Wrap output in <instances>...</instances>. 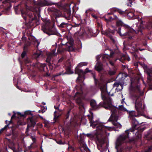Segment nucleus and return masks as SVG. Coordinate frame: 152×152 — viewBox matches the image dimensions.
I'll list each match as a JSON object with an SVG mask.
<instances>
[{"mask_svg": "<svg viewBox=\"0 0 152 152\" xmlns=\"http://www.w3.org/2000/svg\"><path fill=\"white\" fill-rule=\"evenodd\" d=\"M108 121L112 122V124L115 127L106 126L102 124L97 125L96 127V129L95 136L99 141H100L103 138V134L106 133L107 130L110 131L115 130V128H120L121 127V125L117 122V120H113L112 121Z\"/></svg>", "mask_w": 152, "mask_h": 152, "instance_id": "f257e3e1", "label": "nucleus"}, {"mask_svg": "<svg viewBox=\"0 0 152 152\" xmlns=\"http://www.w3.org/2000/svg\"><path fill=\"white\" fill-rule=\"evenodd\" d=\"M103 107L111 110V114L108 121H112L113 120H118L120 118L122 115V113L118 109L114 107L110 102L106 105H104Z\"/></svg>", "mask_w": 152, "mask_h": 152, "instance_id": "f03ea898", "label": "nucleus"}, {"mask_svg": "<svg viewBox=\"0 0 152 152\" xmlns=\"http://www.w3.org/2000/svg\"><path fill=\"white\" fill-rule=\"evenodd\" d=\"M44 21L45 25L42 26L41 28L44 32L49 36L56 34L57 33L53 27H51V22L50 20L45 19Z\"/></svg>", "mask_w": 152, "mask_h": 152, "instance_id": "7ed1b4c3", "label": "nucleus"}, {"mask_svg": "<svg viewBox=\"0 0 152 152\" xmlns=\"http://www.w3.org/2000/svg\"><path fill=\"white\" fill-rule=\"evenodd\" d=\"M101 91V96L102 100L103 101V104L102 105H106L111 102V99L110 96H113V94H111L110 92L107 93L106 91V87L105 85L102 86L100 87Z\"/></svg>", "mask_w": 152, "mask_h": 152, "instance_id": "20e7f679", "label": "nucleus"}, {"mask_svg": "<svg viewBox=\"0 0 152 152\" xmlns=\"http://www.w3.org/2000/svg\"><path fill=\"white\" fill-rule=\"evenodd\" d=\"M134 130V129H131L127 130L125 131V134H123L119 136L117 139L116 142L115 148L117 149H118V147L125 142V140L127 138H129V132H132Z\"/></svg>", "mask_w": 152, "mask_h": 152, "instance_id": "39448f33", "label": "nucleus"}, {"mask_svg": "<svg viewBox=\"0 0 152 152\" xmlns=\"http://www.w3.org/2000/svg\"><path fill=\"white\" fill-rule=\"evenodd\" d=\"M133 99L135 100V106L136 110L139 113H141L144 111V106L142 104V99L139 96L134 95Z\"/></svg>", "mask_w": 152, "mask_h": 152, "instance_id": "423d86ee", "label": "nucleus"}, {"mask_svg": "<svg viewBox=\"0 0 152 152\" xmlns=\"http://www.w3.org/2000/svg\"><path fill=\"white\" fill-rule=\"evenodd\" d=\"M140 114L138 112L137 113H136L134 111H130L129 112V117L131 120L132 121V126L131 129H134L137 125L139 124L138 122L135 119V117H138Z\"/></svg>", "mask_w": 152, "mask_h": 152, "instance_id": "0eeeda50", "label": "nucleus"}, {"mask_svg": "<svg viewBox=\"0 0 152 152\" xmlns=\"http://www.w3.org/2000/svg\"><path fill=\"white\" fill-rule=\"evenodd\" d=\"M38 117L36 116L29 117L27 118L28 129L30 127H34L35 125L36 122L37 121Z\"/></svg>", "mask_w": 152, "mask_h": 152, "instance_id": "6e6552de", "label": "nucleus"}, {"mask_svg": "<svg viewBox=\"0 0 152 152\" xmlns=\"http://www.w3.org/2000/svg\"><path fill=\"white\" fill-rule=\"evenodd\" d=\"M84 135L83 134H80L79 137H78L79 143L80 145V148L82 152H85L87 148L86 145L84 141Z\"/></svg>", "mask_w": 152, "mask_h": 152, "instance_id": "1a4fd4ad", "label": "nucleus"}, {"mask_svg": "<svg viewBox=\"0 0 152 152\" xmlns=\"http://www.w3.org/2000/svg\"><path fill=\"white\" fill-rule=\"evenodd\" d=\"M75 97L76 98V102L79 106V108L81 109V107L84 108V104L81 99V94L77 92L76 93Z\"/></svg>", "mask_w": 152, "mask_h": 152, "instance_id": "9d476101", "label": "nucleus"}, {"mask_svg": "<svg viewBox=\"0 0 152 152\" xmlns=\"http://www.w3.org/2000/svg\"><path fill=\"white\" fill-rule=\"evenodd\" d=\"M103 104V103H100L99 105H97L96 104V101L94 100H91L90 102V105L91 106L93 109L95 110L98 109L101 107H103V106L102 105Z\"/></svg>", "mask_w": 152, "mask_h": 152, "instance_id": "9b49d317", "label": "nucleus"}, {"mask_svg": "<svg viewBox=\"0 0 152 152\" xmlns=\"http://www.w3.org/2000/svg\"><path fill=\"white\" fill-rule=\"evenodd\" d=\"M55 50H53L51 53L48 54L46 59L47 62L50 63L52 57L57 55V53H55Z\"/></svg>", "mask_w": 152, "mask_h": 152, "instance_id": "f8f14e48", "label": "nucleus"}, {"mask_svg": "<svg viewBox=\"0 0 152 152\" xmlns=\"http://www.w3.org/2000/svg\"><path fill=\"white\" fill-rule=\"evenodd\" d=\"M71 15V12L70 10H67L63 14L62 17L64 18L67 20H70Z\"/></svg>", "mask_w": 152, "mask_h": 152, "instance_id": "ddd939ff", "label": "nucleus"}, {"mask_svg": "<svg viewBox=\"0 0 152 152\" xmlns=\"http://www.w3.org/2000/svg\"><path fill=\"white\" fill-rule=\"evenodd\" d=\"M95 70L99 72H100L103 70V65L100 62H98L95 67Z\"/></svg>", "mask_w": 152, "mask_h": 152, "instance_id": "4468645a", "label": "nucleus"}, {"mask_svg": "<svg viewBox=\"0 0 152 152\" xmlns=\"http://www.w3.org/2000/svg\"><path fill=\"white\" fill-rule=\"evenodd\" d=\"M51 11L53 12L56 16L57 17H62L63 14L61 12L57 9H52Z\"/></svg>", "mask_w": 152, "mask_h": 152, "instance_id": "2eb2a0df", "label": "nucleus"}, {"mask_svg": "<svg viewBox=\"0 0 152 152\" xmlns=\"http://www.w3.org/2000/svg\"><path fill=\"white\" fill-rule=\"evenodd\" d=\"M128 29L129 32H130V33H133V32H135L136 33L139 34V33H140V34H142V31L141 28H138V29L136 30V31H135L133 29L131 28L128 27V26L126 27Z\"/></svg>", "mask_w": 152, "mask_h": 152, "instance_id": "dca6fc26", "label": "nucleus"}, {"mask_svg": "<svg viewBox=\"0 0 152 152\" xmlns=\"http://www.w3.org/2000/svg\"><path fill=\"white\" fill-rule=\"evenodd\" d=\"M88 118L90 121V123L91 126L93 127H95L96 126V125L95 122H94L93 119V115L92 114H91V115H88Z\"/></svg>", "mask_w": 152, "mask_h": 152, "instance_id": "f3484780", "label": "nucleus"}, {"mask_svg": "<svg viewBox=\"0 0 152 152\" xmlns=\"http://www.w3.org/2000/svg\"><path fill=\"white\" fill-rule=\"evenodd\" d=\"M29 10L32 12H35L38 13H39L40 11L39 7H36L35 6H34L33 7H31L29 9Z\"/></svg>", "mask_w": 152, "mask_h": 152, "instance_id": "a211bd4d", "label": "nucleus"}, {"mask_svg": "<svg viewBox=\"0 0 152 152\" xmlns=\"http://www.w3.org/2000/svg\"><path fill=\"white\" fill-rule=\"evenodd\" d=\"M20 11L21 12L22 16L25 20H26L27 18L26 17V15L29 16V18H32V14H29L27 15L21 9Z\"/></svg>", "mask_w": 152, "mask_h": 152, "instance_id": "6ab92c4d", "label": "nucleus"}, {"mask_svg": "<svg viewBox=\"0 0 152 152\" xmlns=\"http://www.w3.org/2000/svg\"><path fill=\"white\" fill-rule=\"evenodd\" d=\"M38 4L39 6H48L50 5L49 3L46 0H44L41 1L40 2L38 3Z\"/></svg>", "mask_w": 152, "mask_h": 152, "instance_id": "aec40b11", "label": "nucleus"}, {"mask_svg": "<svg viewBox=\"0 0 152 152\" xmlns=\"http://www.w3.org/2000/svg\"><path fill=\"white\" fill-rule=\"evenodd\" d=\"M75 73L78 75V76L82 75H84V71L81 69L76 68L75 70Z\"/></svg>", "mask_w": 152, "mask_h": 152, "instance_id": "412c9836", "label": "nucleus"}, {"mask_svg": "<svg viewBox=\"0 0 152 152\" xmlns=\"http://www.w3.org/2000/svg\"><path fill=\"white\" fill-rule=\"evenodd\" d=\"M33 66H34L39 68L40 66L42 68H43L46 66V65L45 64H41L39 63H37L35 64H33Z\"/></svg>", "mask_w": 152, "mask_h": 152, "instance_id": "4be33fe9", "label": "nucleus"}, {"mask_svg": "<svg viewBox=\"0 0 152 152\" xmlns=\"http://www.w3.org/2000/svg\"><path fill=\"white\" fill-rule=\"evenodd\" d=\"M26 45H25L23 48V52L21 55V56L22 58H23L26 55V52L25 50H26Z\"/></svg>", "mask_w": 152, "mask_h": 152, "instance_id": "5701e85b", "label": "nucleus"}, {"mask_svg": "<svg viewBox=\"0 0 152 152\" xmlns=\"http://www.w3.org/2000/svg\"><path fill=\"white\" fill-rule=\"evenodd\" d=\"M119 85H120L121 86V88L120 89L119 88L118 89L119 90H121L123 88V86L120 83H119L118 82H115L113 84V87H116L117 88L118 87Z\"/></svg>", "mask_w": 152, "mask_h": 152, "instance_id": "b1692460", "label": "nucleus"}, {"mask_svg": "<svg viewBox=\"0 0 152 152\" xmlns=\"http://www.w3.org/2000/svg\"><path fill=\"white\" fill-rule=\"evenodd\" d=\"M26 124L25 123L22 121L21 120H19L17 122V127H18L19 126H22L25 125Z\"/></svg>", "mask_w": 152, "mask_h": 152, "instance_id": "393cba45", "label": "nucleus"}, {"mask_svg": "<svg viewBox=\"0 0 152 152\" xmlns=\"http://www.w3.org/2000/svg\"><path fill=\"white\" fill-rule=\"evenodd\" d=\"M74 48L72 45H71L65 48V50L70 52L73 51Z\"/></svg>", "mask_w": 152, "mask_h": 152, "instance_id": "a878e982", "label": "nucleus"}, {"mask_svg": "<svg viewBox=\"0 0 152 152\" xmlns=\"http://www.w3.org/2000/svg\"><path fill=\"white\" fill-rule=\"evenodd\" d=\"M65 50V48L64 49L61 47L58 48L57 49V53H61Z\"/></svg>", "mask_w": 152, "mask_h": 152, "instance_id": "bb28decb", "label": "nucleus"}, {"mask_svg": "<svg viewBox=\"0 0 152 152\" xmlns=\"http://www.w3.org/2000/svg\"><path fill=\"white\" fill-rule=\"evenodd\" d=\"M76 82L77 83H81L83 82L82 75L78 76L76 80Z\"/></svg>", "mask_w": 152, "mask_h": 152, "instance_id": "cd10ccee", "label": "nucleus"}, {"mask_svg": "<svg viewBox=\"0 0 152 152\" xmlns=\"http://www.w3.org/2000/svg\"><path fill=\"white\" fill-rule=\"evenodd\" d=\"M117 109H118V110H119L120 111V110L124 111H126V109L124 107L123 105L119 106L118 107V108Z\"/></svg>", "mask_w": 152, "mask_h": 152, "instance_id": "c85d7f7f", "label": "nucleus"}, {"mask_svg": "<svg viewBox=\"0 0 152 152\" xmlns=\"http://www.w3.org/2000/svg\"><path fill=\"white\" fill-rule=\"evenodd\" d=\"M121 29V28H118V33L120 34V35L121 36L123 37V36H126L128 34V33H126L124 34H122L120 31Z\"/></svg>", "mask_w": 152, "mask_h": 152, "instance_id": "c756f323", "label": "nucleus"}, {"mask_svg": "<svg viewBox=\"0 0 152 152\" xmlns=\"http://www.w3.org/2000/svg\"><path fill=\"white\" fill-rule=\"evenodd\" d=\"M17 114L18 115V118H24L26 117V115L25 114H22L18 112L17 113Z\"/></svg>", "mask_w": 152, "mask_h": 152, "instance_id": "7c9ffc66", "label": "nucleus"}, {"mask_svg": "<svg viewBox=\"0 0 152 152\" xmlns=\"http://www.w3.org/2000/svg\"><path fill=\"white\" fill-rule=\"evenodd\" d=\"M148 75L149 76V77H148V79L151 80V77H152V70L150 72H148L147 73Z\"/></svg>", "mask_w": 152, "mask_h": 152, "instance_id": "2f4dec72", "label": "nucleus"}, {"mask_svg": "<svg viewBox=\"0 0 152 152\" xmlns=\"http://www.w3.org/2000/svg\"><path fill=\"white\" fill-rule=\"evenodd\" d=\"M115 73V72L114 70H109L108 71V74L110 75H114Z\"/></svg>", "mask_w": 152, "mask_h": 152, "instance_id": "473e14b6", "label": "nucleus"}, {"mask_svg": "<svg viewBox=\"0 0 152 152\" xmlns=\"http://www.w3.org/2000/svg\"><path fill=\"white\" fill-rule=\"evenodd\" d=\"M116 24L117 26H122L123 25V23L121 20H117Z\"/></svg>", "mask_w": 152, "mask_h": 152, "instance_id": "72a5a7b5", "label": "nucleus"}, {"mask_svg": "<svg viewBox=\"0 0 152 152\" xmlns=\"http://www.w3.org/2000/svg\"><path fill=\"white\" fill-rule=\"evenodd\" d=\"M87 64V63L85 62H81L79 63L78 65L79 67H81L83 66H86Z\"/></svg>", "mask_w": 152, "mask_h": 152, "instance_id": "f704fd0d", "label": "nucleus"}, {"mask_svg": "<svg viewBox=\"0 0 152 152\" xmlns=\"http://www.w3.org/2000/svg\"><path fill=\"white\" fill-rule=\"evenodd\" d=\"M152 150V145L150 146L145 151V152H151Z\"/></svg>", "mask_w": 152, "mask_h": 152, "instance_id": "c9c22d12", "label": "nucleus"}, {"mask_svg": "<svg viewBox=\"0 0 152 152\" xmlns=\"http://www.w3.org/2000/svg\"><path fill=\"white\" fill-rule=\"evenodd\" d=\"M8 126V124L7 125L5 126L4 128L1 129V130H0V134H1L4 130H5L7 129Z\"/></svg>", "mask_w": 152, "mask_h": 152, "instance_id": "e433bc0d", "label": "nucleus"}, {"mask_svg": "<svg viewBox=\"0 0 152 152\" xmlns=\"http://www.w3.org/2000/svg\"><path fill=\"white\" fill-rule=\"evenodd\" d=\"M140 86L139 85H137L136 86L135 88V90L136 91H137V92H140Z\"/></svg>", "mask_w": 152, "mask_h": 152, "instance_id": "4c0bfd02", "label": "nucleus"}, {"mask_svg": "<svg viewBox=\"0 0 152 152\" xmlns=\"http://www.w3.org/2000/svg\"><path fill=\"white\" fill-rule=\"evenodd\" d=\"M14 114L12 115V116L11 118V120L10 121V123L9 124H10L12 123V119L13 118L15 117H16L15 115H16V113H15L14 112H13Z\"/></svg>", "mask_w": 152, "mask_h": 152, "instance_id": "58836bf2", "label": "nucleus"}, {"mask_svg": "<svg viewBox=\"0 0 152 152\" xmlns=\"http://www.w3.org/2000/svg\"><path fill=\"white\" fill-rule=\"evenodd\" d=\"M91 72V70H89L88 68H86L85 71L84 72V75L86 73L90 72Z\"/></svg>", "mask_w": 152, "mask_h": 152, "instance_id": "ea45409f", "label": "nucleus"}, {"mask_svg": "<svg viewBox=\"0 0 152 152\" xmlns=\"http://www.w3.org/2000/svg\"><path fill=\"white\" fill-rule=\"evenodd\" d=\"M117 11L121 15H123L125 13V12L122 11L121 10H118Z\"/></svg>", "mask_w": 152, "mask_h": 152, "instance_id": "a19ab883", "label": "nucleus"}, {"mask_svg": "<svg viewBox=\"0 0 152 152\" xmlns=\"http://www.w3.org/2000/svg\"><path fill=\"white\" fill-rule=\"evenodd\" d=\"M108 31L107 30L105 31H101L102 33L104 35L106 36L107 35V34L108 33Z\"/></svg>", "mask_w": 152, "mask_h": 152, "instance_id": "79ce46f5", "label": "nucleus"}, {"mask_svg": "<svg viewBox=\"0 0 152 152\" xmlns=\"http://www.w3.org/2000/svg\"><path fill=\"white\" fill-rule=\"evenodd\" d=\"M107 34V35H106L107 36L109 37L111 39H113V37L110 34V33H109V32L108 31Z\"/></svg>", "mask_w": 152, "mask_h": 152, "instance_id": "37998d69", "label": "nucleus"}, {"mask_svg": "<svg viewBox=\"0 0 152 152\" xmlns=\"http://www.w3.org/2000/svg\"><path fill=\"white\" fill-rule=\"evenodd\" d=\"M30 62V60L28 58H26L25 60V62L26 64H28Z\"/></svg>", "mask_w": 152, "mask_h": 152, "instance_id": "c03bdc74", "label": "nucleus"}, {"mask_svg": "<svg viewBox=\"0 0 152 152\" xmlns=\"http://www.w3.org/2000/svg\"><path fill=\"white\" fill-rule=\"evenodd\" d=\"M64 57H62L58 61V63H60L64 59Z\"/></svg>", "mask_w": 152, "mask_h": 152, "instance_id": "a18cd8bd", "label": "nucleus"}, {"mask_svg": "<svg viewBox=\"0 0 152 152\" xmlns=\"http://www.w3.org/2000/svg\"><path fill=\"white\" fill-rule=\"evenodd\" d=\"M107 31L109 32V33H111L112 34H114V31L113 30H111L110 29H109Z\"/></svg>", "mask_w": 152, "mask_h": 152, "instance_id": "49530a36", "label": "nucleus"}, {"mask_svg": "<svg viewBox=\"0 0 152 152\" xmlns=\"http://www.w3.org/2000/svg\"><path fill=\"white\" fill-rule=\"evenodd\" d=\"M66 23H62L60 25V26L62 28L64 27V25H66Z\"/></svg>", "mask_w": 152, "mask_h": 152, "instance_id": "de8ad7c7", "label": "nucleus"}, {"mask_svg": "<svg viewBox=\"0 0 152 152\" xmlns=\"http://www.w3.org/2000/svg\"><path fill=\"white\" fill-rule=\"evenodd\" d=\"M114 53L113 52H111L110 53V57H112L113 56V55L114 54Z\"/></svg>", "mask_w": 152, "mask_h": 152, "instance_id": "09e8293b", "label": "nucleus"}, {"mask_svg": "<svg viewBox=\"0 0 152 152\" xmlns=\"http://www.w3.org/2000/svg\"><path fill=\"white\" fill-rule=\"evenodd\" d=\"M45 111V110L44 109L43 110H39L38 111V112L39 113H44Z\"/></svg>", "mask_w": 152, "mask_h": 152, "instance_id": "8fccbe9b", "label": "nucleus"}, {"mask_svg": "<svg viewBox=\"0 0 152 152\" xmlns=\"http://www.w3.org/2000/svg\"><path fill=\"white\" fill-rule=\"evenodd\" d=\"M69 112L68 111L67 112V114H66V119H67V118H68L69 117Z\"/></svg>", "mask_w": 152, "mask_h": 152, "instance_id": "3c124183", "label": "nucleus"}, {"mask_svg": "<svg viewBox=\"0 0 152 152\" xmlns=\"http://www.w3.org/2000/svg\"><path fill=\"white\" fill-rule=\"evenodd\" d=\"M57 143L59 144H63V143L62 142L61 140H58V141Z\"/></svg>", "mask_w": 152, "mask_h": 152, "instance_id": "603ef678", "label": "nucleus"}, {"mask_svg": "<svg viewBox=\"0 0 152 152\" xmlns=\"http://www.w3.org/2000/svg\"><path fill=\"white\" fill-rule=\"evenodd\" d=\"M61 74H62L61 73H57L55 75V76L57 77V76H58L60 75Z\"/></svg>", "mask_w": 152, "mask_h": 152, "instance_id": "864d4df0", "label": "nucleus"}, {"mask_svg": "<svg viewBox=\"0 0 152 152\" xmlns=\"http://www.w3.org/2000/svg\"><path fill=\"white\" fill-rule=\"evenodd\" d=\"M110 63L112 66H113L114 65L112 61H110Z\"/></svg>", "mask_w": 152, "mask_h": 152, "instance_id": "5fc2aeb1", "label": "nucleus"}, {"mask_svg": "<svg viewBox=\"0 0 152 152\" xmlns=\"http://www.w3.org/2000/svg\"><path fill=\"white\" fill-rule=\"evenodd\" d=\"M22 39L23 41H24H24H25L26 39V37H22Z\"/></svg>", "mask_w": 152, "mask_h": 152, "instance_id": "6e6d98bb", "label": "nucleus"}, {"mask_svg": "<svg viewBox=\"0 0 152 152\" xmlns=\"http://www.w3.org/2000/svg\"><path fill=\"white\" fill-rule=\"evenodd\" d=\"M92 74L93 75V77L94 79H95V80H96V79H95V74L94 73H92Z\"/></svg>", "mask_w": 152, "mask_h": 152, "instance_id": "4d7b16f0", "label": "nucleus"}, {"mask_svg": "<svg viewBox=\"0 0 152 152\" xmlns=\"http://www.w3.org/2000/svg\"><path fill=\"white\" fill-rule=\"evenodd\" d=\"M15 10L16 12V11L18 10V6H16L15 7Z\"/></svg>", "mask_w": 152, "mask_h": 152, "instance_id": "13d9d810", "label": "nucleus"}, {"mask_svg": "<svg viewBox=\"0 0 152 152\" xmlns=\"http://www.w3.org/2000/svg\"><path fill=\"white\" fill-rule=\"evenodd\" d=\"M32 139L33 140V141H34V142H35V140H36V139L35 138H34L33 137H32Z\"/></svg>", "mask_w": 152, "mask_h": 152, "instance_id": "bf43d9fd", "label": "nucleus"}, {"mask_svg": "<svg viewBox=\"0 0 152 152\" xmlns=\"http://www.w3.org/2000/svg\"><path fill=\"white\" fill-rule=\"evenodd\" d=\"M129 1L130 4H131L132 3V0H129ZM129 5H130V6H131V4Z\"/></svg>", "mask_w": 152, "mask_h": 152, "instance_id": "052dcab7", "label": "nucleus"}, {"mask_svg": "<svg viewBox=\"0 0 152 152\" xmlns=\"http://www.w3.org/2000/svg\"><path fill=\"white\" fill-rule=\"evenodd\" d=\"M117 19H118V18L116 16H115V18L114 19H113V20Z\"/></svg>", "mask_w": 152, "mask_h": 152, "instance_id": "680f3d73", "label": "nucleus"}, {"mask_svg": "<svg viewBox=\"0 0 152 152\" xmlns=\"http://www.w3.org/2000/svg\"><path fill=\"white\" fill-rule=\"evenodd\" d=\"M105 20L107 22L110 21V20H109V19H105Z\"/></svg>", "mask_w": 152, "mask_h": 152, "instance_id": "e2e57ef3", "label": "nucleus"}, {"mask_svg": "<svg viewBox=\"0 0 152 152\" xmlns=\"http://www.w3.org/2000/svg\"><path fill=\"white\" fill-rule=\"evenodd\" d=\"M92 15L93 17L94 18H97V17H96V16H95V15Z\"/></svg>", "mask_w": 152, "mask_h": 152, "instance_id": "0e129e2a", "label": "nucleus"}, {"mask_svg": "<svg viewBox=\"0 0 152 152\" xmlns=\"http://www.w3.org/2000/svg\"><path fill=\"white\" fill-rule=\"evenodd\" d=\"M91 134H87L86 135L88 136V137H89L90 136V135H91Z\"/></svg>", "mask_w": 152, "mask_h": 152, "instance_id": "69168bd1", "label": "nucleus"}, {"mask_svg": "<svg viewBox=\"0 0 152 152\" xmlns=\"http://www.w3.org/2000/svg\"><path fill=\"white\" fill-rule=\"evenodd\" d=\"M37 47H38V46L39 44V43L38 42H37Z\"/></svg>", "mask_w": 152, "mask_h": 152, "instance_id": "338daca9", "label": "nucleus"}, {"mask_svg": "<svg viewBox=\"0 0 152 152\" xmlns=\"http://www.w3.org/2000/svg\"><path fill=\"white\" fill-rule=\"evenodd\" d=\"M13 151L14 152H16V151L15 150V148H14V149H13Z\"/></svg>", "mask_w": 152, "mask_h": 152, "instance_id": "774afa93", "label": "nucleus"}]
</instances>
